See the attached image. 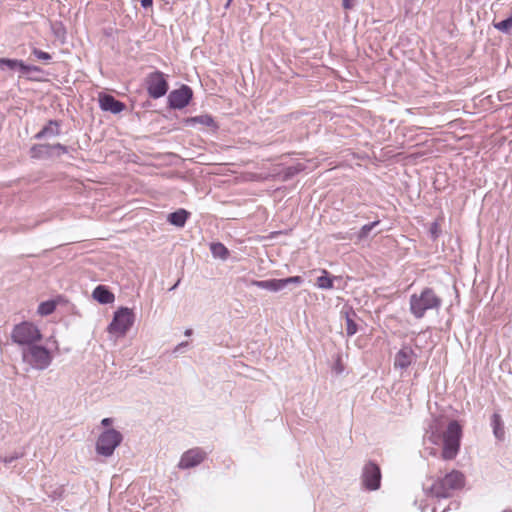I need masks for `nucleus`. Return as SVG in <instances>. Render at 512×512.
<instances>
[{"mask_svg": "<svg viewBox=\"0 0 512 512\" xmlns=\"http://www.w3.org/2000/svg\"><path fill=\"white\" fill-rule=\"evenodd\" d=\"M462 435V426L456 420L450 421L446 429H443L439 420H434L426 431L429 442L442 446L441 458L446 461L454 460L457 457Z\"/></svg>", "mask_w": 512, "mask_h": 512, "instance_id": "obj_1", "label": "nucleus"}, {"mask_svg": "<svg viewBox=\"0 0 512 512\" xmlns=\"http://www.w3.org/2000/svg\"><path fill=\"white\" fill-rule=\"evenodd\" d=\"M466 485L465 474L456 469L438 475L432 479V483L427 488L426 493L435 498H449L455 493L461 491Z\"/></svg>", "mask_w": 512, "mask_h": 512, "instance_id": "obj_2", "label": "nucleus"}, {"mask_svg": "<svg viewBox=\"0 0 512 512\" xmlns=\"http://www.w3.org/2000/svg\"><path fill=\"white\" fill-rule=\"evenodd\" d=\"M440 306L441 299L431 288H425L420 294L410 297V311L418 319L424 317L427 310L438 309Z\"/></svg>", "mask_w": 512, "mask_h": 512, "instance_id": "obj_3", "label": "nucleus"}, {"mask_svg": "<svg viewBox=\"0 0 512 512\" xmlns=\"http://www.w3.org/2000/svg\"><path fill=\"white\" fill-rule=\"evenodd\" d=\"M43 335L37 325L30 321L16 324L11 332V340L18 345L31 346L40 342Z\"/></svg>", "mask_w": 512, "mask_h": 512, "instance_id": "obj_4", "label": "nucleus"}, {"mask_svg": "<svg viewBox=\"0 0 512 512\" xmlns=\"http://www.w3.org/2000/svg\"><path fill=\"white\" fill-rule=\"evenodd\" d=\"M134 323V313L131 309L123 307L114 313L112 322L108 326L110 334L118 337L124 336Z\"/></svg>", "mask_w": 512, "mask_h": 512, "instance_id": "obj_5", "label": "nucleus"}, {"mask_svg": "<svg viewBox=\"0 0 512 512\" xmlns=\"http://www.w3.org/2000/svg\"><path fill=\"white\" fill-rule=\"evenodd\" d=\"M121 441L122 435L118 431L114 429L106 430L99 436L97 440V453L106 457L111 456Z\"/></svg>", "mask_w": 512, "mask_h": 512, "instance_id": "obj_6", "label": "nucleus"}, {"mask_svg": "<svg viewBox=\"0 0 512 512\" xmlns=\"http://www.w3.org/2000/svg\"><path fill=\"white\" fill-rule=\"evenodd\" d=\"M24 358H27L32 367L40 370L47 368L52 362V355L49 350L35 344L31 345L27 354H24Z\"/></svg>", "mask_w": 512, "mask_h": 512, "instance_id": "obj_7", "label": "nucleus"}, {"mask_svg": "<svg viewBox=\"0 0 512 512\" xmlns=\"http://www.w3.org/2000/svg\"><path fill=\"white\" fill-rule=\"evenodd\" d=\"M146 85L148 94L154 99L164 96L168 91V83L160 71L149 74L146 78Z\"/></svg>", "mask_w": 512, "mask_h": 512, "instance_id": "obj_8", "label": "nucleus"}, {"mask_svg": "<svg viewBox=\"0 0 512 512\" xmlns=\"http://www.w3.org/2000/svg\"><path fill=\"white\" fill-rule=\"evenodd\" d=\"M206 457L207 453L203 449L199 447L191 448L182 454L178 462V468L190 469L196 467L200 465Z\"/></svg>", "mask_w": 512, "mask_h": 512, "instance_id": "obj_9", "label": "nucleus"}, {"mask_svg": "<svg viewBox=\"0 0 512 512\" xmlns=\"http://www.w3.org/2000/svg\"><path fill=\"white\" fill-rule=\"evenodd\" d=\"M300 284L302 283V278L300 276H292L285 279H271V280H253L251 282L252 285L267 289L270 291H279L285 288L288 284Z\"/></svg>", "mask_w": 512, "mask_h": 512, "instance_id": "obj_10", "label": "nucleus"}, {"mask_svg": "<svg viewBox=\"0 0 512 512\" xmlns=\"http://www.w3.org/2000/svg\"><path fill=\"white\" fill-rule=\"evenodd\" d=\"M362 480L364 486L369 490H376L380 487L381 471L377 464L369 462L365 465Z\"/></svg>", "mask_w": 512, "mask_h": 512, "instance_id": "obj_11", "label": "nucleus"}, {"mask_svg": "<svg viewBox=\"0 0 512 512\" xmlns=\"http://www.w3.org/2000/svg\"><path fill=\"white\" fill-rule=\"evenodd\" d=\"M191 98V88L183 85L181 88L176 89L169 94L168 101L170 107L174 109H182L189 104Z\"/></svg>", "mask_w": 512, "mask_h": 512, "instance_id": "obj_12", "label": "nucleus"}, {"mask_svg": "<svg viewBox=\"0 0 512 512\" xmlns=\"http://www.w3.org/2000/svg\"><path fill=\"white\" fill-rule=\"evenodd\" d=\"M416 360L414 350L409 346H403L395 355L394 368L407 369Z\"/></svg>", "mask_w": 512, "mask_h": 512, "instance_id": "obj_13", "label": "nucleus"}, {"mask_svg": "<svg viewBox=\"0 0 512 512\" xmlns=\"http://www.w3.org/2000/svg\"><path fill=\"white\" fill-rule=\"evenodd\" d=\"M99 105L104 111H109L118 114L125 109V104L109 94L99 95Z\"/></svg>", "mask_w": 512, "mask_h": 512, "instance_id": "obj_14", "label": "nucleus"}, {"mask_svg": "<svg viewBox=\"0 0 512 512\" xmlns=\"http://www.w3.org/2000/svg\"><path fill=\"white\" fill-rule=\"evenodd\" d=\"M4 67H7L11 70L19 68L21 71H23L25 73L30 72V71H39L38 67L26 65L21 60L0 58V69H4Z\"/></svg>", "mask_w": 512, "mask_h": 512, "instance_id": "obj_15", "label": "nucleus"}, {"mask_svg": "<svg viewBox=\"0 0 512 512\" xmlns=\"http://www.w3.org/2000/svg\"><path fill=\"white\" fill-rule=\"evenodd\" d=\"M93 298L101 304H110L115 299L114 294L103 285L94 289Z\"/></svg>", "mask_w": 512, "mask_h": 512, "instance_id": "obj_16", "label": "nucleus"}, {"mask_svg": "<svg viewBox=\"0 0 512 512\" xmlns=\"http://www.w3.org/2000/svg\"><path fill=\"white\" fill-rule=\"evenodd\" d=\"M189 217V212L185 209H179L168 215V221L177 227H183Z\"/></svg>", "mask_w": 512, "mask_h": 512, "instance_id": "obj_17", "label": "nucleus"}, {"mask_svg": "<svg viewBox=\"0 0 512 512\" xmlns=\"http://www.w3.org/2000/svg\"><path fill=\"white\" fill-rule=\"evenodd\" d=\"M187 123L191 124V125L199 124V125H202L205 127H211L213 129H217V125H216L214 119L212 118V116H210L208 114L191 117V118L187 119Z\"/></svg>", "mask_w": 512, "mask_h": 512, "instance_id": "obj_18", "label": "nucleus"}, {"mask_svg": "<svg viewBox=\"0 0 512 512\" xmlns=\"http://www.w3.org/2000/svg\"><path fill=\"white\" fill-rule=\"evenodd\" d=\"M59 134V123L57 121L50 120L46 126L42 128L36 134L37 139H41L47 135H58Z\"/></svg>", "mask_w": 512, "mask_h": 512, "instance_id": "obj_19", "label": "nucleus"}, {"mask_svg": "<svg viewBox=\"0 0 512 512\" xmlns=\"http://www.w3.org/2000/svg\"><path fill=\"white\" fill-rule=\"evenodd\" d=\"M333 277H331L327 270H322V276L317 278L316 285L321 289L333 288Z\"/></svg>", "mask_w": 512, "mask_h": 512, "instance_id": "obj_20", "label": "nucleus"}, {"mask_svg": "<svg viewBox=\"0 0 512 512\" xmlns=\"http://www.w3.org/2000/svg\"><path fill=\"white\" fill-rule=\"evenodd\" d=\"M57 303L55 301H45L40 303L37 309V313L41 316H47L52 314L56 309Z\"/></svg>", "mask_w": 512, "mask_h": 512, "instance_id": "obj_21", "label": "nucleus"}, {"mask_svg": "<svg viewBox=\"0 0 512 512\" xmlns=\"http://www.w3.org/2000/svg\"><path fill=\"white\" fill-rule=\"evenodd\" d=\"M210 249L214 257L225 260L229 256L228 249L222 243H213L211 244Z\"/></svg>", "mask_w": 512, "mask_h": 512, "instance_id": "obj_22", "label": "nucleus"}, {"mask_svg": "<svg viewBox=\"0 0 512 512\" xmlns=\"http://www.w3.org/2000/svg\"><path fill=\"white\" fill-rule=\"evenodd\" d=\"M494 434L497 438L501 439L504 436V429L501 423V418L498 414L493 416Z\"/></svg>", "mask_w": 512, "mask_h": 512, "instance_id": "obj_23", "label": "nucleus"}, {"mask_svg": "<svg viewBox=\"0 0 512 512\" xmlns=\"http://www.w3.org/2000/svg\"><path fill=\"white\" fill-rule=\"evenodd\" d=\"M357 330H358L357 324L351 318L348 317L346 319V332H347V335L348 336H352V335H354L357 332Z\"/></svg>", "mask_w": 512, "mask_h": 512, "instance_id": "obj_24", "label": "nucleus"}, {"mask_svg": "<svg viewBox=\"0 0 512 512\" xmlns=\"http://www.w3.org/2000/svg\"><path fill=\"white\" fill-rule=\"evenodd\" d=\"M430 233L434 239L438 238L441 233V224L438 221H434L430 226Z\"/></svg>", "mask_w": 512, "mask_h": 512, "instance_id": "obj_25", "label": "nucleus"}, {"mask_svg": "<svg viewBox=\"0 0 512 512\" xmlns=\"http://www.w3.org/2000/svg\"><path fill=\"white\" fill-rule=\"evenodd\" d=\"M33 54L40 60H49L51 59V55L47 52H44L42 50H39V49H34L33 50Z\"/></svg>", "mask_w": 512, "mask_h": 512, "instance_id": "obj_26", "label": "nucleus"}, {"mask_svg": "<svg viewBox=\"0 0 512 512\" xmlns=\"http://www.w3.org/2000/svg\"><path fill=\"white\" fill-rule=\"evenodd\" d=\"M377 224H378V221L373 222V223H371V224L364 225V226L362 227V229H361L362 234H363V235H366V234H367V233H369V232L372 230V228H373L374 226H376Z\"/></svg>", "mask_w": 512, "mask_h": 512, "instance_id": "obj_27", "label": "nucleus"}, {"mask_svg": "<svg viewBox=\"0 0 512 512\" xmlns=\"http://www.w3.org/2000/svg\"><path fill=\"white\" fill-rule=\"evenodd\" d=\"M353 1L354 0H342V6L345 10H350L353 8L354 4H353Z\"/></svg>", "mask_w": 512, "mask_h": 512, "instance_id": "obj_28", "label": "nucleus"}, {"mask_svg": "<svg viewBox=\"0 0 512 512\" xmlns=\"http://www.w3.org/2000/svg\"><path fill=\"white\" fill-rule=\"evenodd\" d=\"M141 5L144 8H150L153 5V0H141Z\"/></svg>", "mask_w": 512, "mask_h": 512, "instance_id": "obj_29", "label": "nucleus"}, {"mask_svg": "<svg viewBox=\"0 0 512 512\" xmlns=\"http://www.w3.org/2000/svg\"><path fill=\"white\" fill-rule=\"evenodd\" d=\"M111 422H112V420H111L110 418H104V419L102 420V425H104V426H108V425H110V424H111Z\"/></svg>", "mask_w": 512, "mask_h": 512, "instance_id": "obj_30", "label": "nucleus"}, {"mask_svg": "<svg viewBox=\"0 0 512 512\" xmlns=\"http://www.w3.org/2000/svg\"><path fill=\"white\" fill-rule=\"evenodd\" d=\"M54 147L57 148V149H60V150H62L64 152H66V148L63 145H61V144H57Z\"/></svg>", "mask_w": 512, "mask_h": 512, "instance_id": "obj_31", "label": "nucleus"}, {"mask_svg": "<svg viewBox=\"0 0 512 512\" xmlns=\"http://www.w3.org/2000/svg\"><path fill=\"white\" fill-rule=\"evenodd\" d=\"M191 332H192V331H191V329H188V330H186L185 334H186L187 336H189V335H191Z\"/></svg>", "mask_w": 512, "mask_h": 512, "instance_id": "obj_32", "label": "nucleus"}]
</instances>
